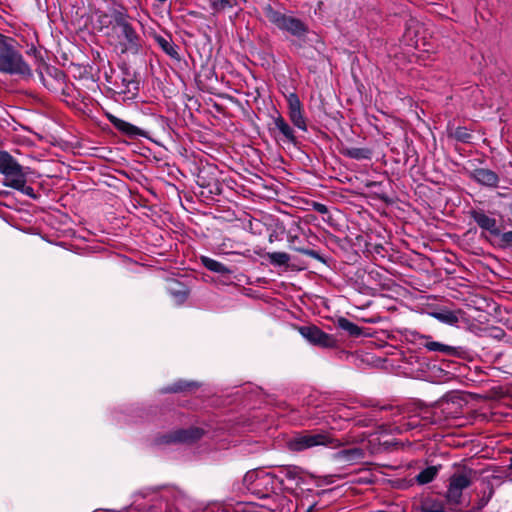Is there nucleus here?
Segmentation results:
<instances>
[{"instance_id":"nucleus-32","label":"nucleus","mask_w":512,"mask_h":512,"mask_svg":"<svg viewBox=\"0 0 512 512\" xmlns=\"http://www.w3.org/2000/svg\"><path fill=\"white\" fill-rule=\"evenodd\" d=\"M186 386H184L182 383L176 384L175 387L171 389V391L177 392L185 389Z\"/></svg>"},{"instance_id":"nucleus-14","label":"nucleus","mask_w":512,"mask_h":512,"mask_svg":"<svg viewBox=\"0 0 512 512\" xmlns=\"http://www.w3.org/2000/svg\"><path fill=\"white\" fill-rule=\"evenodd\" d=\"M474 178L477 182L486 186H496L498 183V176L488 169L475 170Z\"/></svg>"},{"instance_id":"nucleus-19","label":"nucleus","mask_w":512,"mask_h":512,"mask_svg":"<svg viewBox=\"0 0 512 512\" xmlns=\"http://www.w3.org/2000/svg\"><path fill=\"white\" fill-rule=\"evenodd\" d=\"M437 473L438 468L436 466L427 467L416 476V481L421 485L427 484L435 478Z\"/></svg>"},{"instance_id":"nucleus-11","label":"nucleus","mask_w":512,"mask_h":512,"mask_svg":"<svg viewBox=\"0 0 512 512\" xmlns=\"http://www.w3.org/2000/svg\"><path fill=\"white\" fill-rule=\"evenodd\" d=\"M280 485H283L285 489L293 492L297 487L303 483L302 476L296 468H287L284 471V476L279 479Z\"/></svg>"},{"instance_id":"nucleus-10","label":"nucleus","mask_w":512,"mask_h":512,"mask_svg":"<svg viewBox=\"0 0 512 512\" xmlns=\"http://www.w3.org/2000/svg\"><path fill=\"white\" fill-rule=\"evenodd\" d=\"M267 502L263 505L264 508L270 512H288L289 500L281 495L274 492L269 498H266Z\"/></svg>"},{"instance_id":"nucleus-16","label":"nucleus","mask_w":512,"mask_h":512,"mask_svg":"<svg viewBox=\"0 0 512 512\" xmlns=\"http://www.w3.org/2000/svg\"><path fill=\"white\" fill-rule=\"evenodd\" d=\"M432 316L437 319L439 322L448 324V325H456L459 321L458 315L451 310H440L437 312H433Z\"/></svg>"},{"instance_id":"nucleus-26","label":"nucleus","mask_w":512,"mask_h":512,"mask_svg":"<svg viewBox=\"0 0 512 512\" xmlns=\"http://www.w3.org/2000/svg\"><path fill=\"white\" fill-rule=\"evenodd\" d=\"M422 511L423 512H442L443 506L441 503L434 502L431 500H425L422 503Z\"/></svg>"},{"instance_id":"nucleus-17","label":"nucleus","mask_w":512,"mask_h":512,"mask_svg":"<svg viewBox=\"0 0 512 512\" xmlns=\"http://www.w3.org/2000/svg\"><path fill=\"white\" fill-rule=\"evenodd\" d=\"M364 456V452L360 448H352V449H346L342 450L338 453V458L342 461L354 463L358 460L362 459Z\"/></svg>"},{"instance_id":"nucleus-13","label":"nucleus","mask_w":512,"mask_h":512,"mask_svg":"<svg viewBox=\"0 0 512 512\" xmlns=\"http://www.w3.org/2000/svg\"><path fill=\"white\" fill-rule=\"evenodd\" d=\"M108 119L118 130L129 136L142 135V130L129 122H126L114 115H108Z\"/></svg>"},{"instance_id":"nucleus-20","label":"nucleus","mask_w":512,"mask_h":512,"mask_svg":"<svg viewBox=\"0 0 512 512\" xmlns=\"http://www.w3.org/2000/svg\"><path fill=\"white\" fill-rule=\"evenodd\" d=\"M425 347L429 351L441 352V353L447 354V355H452L456 352V349L454 347L446 345V344H442V343L436 342V341L427 342L425 344Z\"/></svg>"},{"instance_id":"nucleus-21","label":"nucleus","mask_w":512,"mask_h":512,"mask_svg":"<svg viewBox=\"0 0 512 512\" xmlns=\"http://www.w3.org/2000/svg\"><path fill=\"white\" fill-rule=\"evenodd\" d=\"M156 41L157 43L159 44V46L171 57L173 58H177L178 57V53H177V50H176V47L175 45L169 41L168 39L162 37V36H157L156 37Z\"/></svg>"},{"instance_id":"nucleus-12","label":"nucleus","mask_w":512,"mask_h":512,"mask_svg":"<svg viewBox=\"0 0 512 512\" xmlns=\"http://www.w3.org/2000/svg\"><path fill=\"white\" fill-rule=\"evenodd\" d=\"M472 217L478 226L482 229L487 230L494 235L499 234V229L497 228L496 220L494 218L489 217L481 211L472 212Z\"/></svg>"},{"instance_id":"nucleus-33","label":"nucleus","mask_w":512,"mask_h":512,"mask_svg":"<svg viewBox=\"0 0 512 512\" xmlns=\"http://www.w3.org/2000/svg\"><path fill=\"white\" fill-rule=\"evenodd\" d=\"M317 210H318L319 212H324V211H325V207H324V205L319 204V205H318Z\"/></svg>"},{"instance_id":"nucleus-8","label":"nucleus","mask_w":512,"mask_h":512,"mask_svg":"<svg viewBox=\"0 0 512 512\" xmlns=\"http://www.w3.org/2000/svg\"><path fill=\"white\" fill-rule=\"evenodd\" d=\"M299 333L308 342L322 347H330L334 341L330 335L323 332L316 326H302L298 328Z\"/></svg>"},{"instance_id":"nucleus-24","label":"nucleus","mask_w":512,"mask_h":512,"mask_svg":"<svg viewBox=\"0 0 512 512\" xmlns=\"http://www.w3.org/2000/svg\"><path fill=\"white\" fill-rule=\"evenodd\" d=\"M347 155L353 159L361 160L370 158L371 152L366 148H349L346 151Z\"/></svg>"},{"instance_id":"nucleus-27","label":"nucleus","mask_w":512,"mask_h":512,"mask_svg":"<svg viewBox=\"0 0 512 512\" xmlns=\"http://www.w3.org/2000/svg\"><path fill=\"white\" fill-rule=\"evenodd\" d=\"M289 112L302 109V104L299 97L295 93H290L286 97Z\"/></svg>"},{"instance_id":"nucleus-3","label":"nucleus","mask_w":512,"mask_h":512,"mask_svg":"<svg viewBox=\"0 0 512 512\" xmlns=\"http://www.w3.org/2000/svg\"><path fill=\"white\" fill-rule=\"evenodd\" d=\"M243 486L258 498H269L279 488L280 481L273 474L251 470L244 475Z\"/></svg>"},{"instance_id":"nucleus-4","label":"nucleus","mask_w":512,"mask_h":512,"mask_svg":"<svg viewBox=\"0 0 512 512\" xmlns=\"http://www.w3.org/2000/svg\"><path fill=\"white\" fill-rule=\"evenodd\" d=\"M115 31L120 44L123 46V52L132 51L136 53L139 50L138 34L128 22L126 14L118 13L115 16Z\"/></svg>"},{"instance_id":"nucleus-7","label":"nucleus","mask_w":512,"mask_h":512,"mask_svg":"<svg viewBox=\"0 0 512 512\" xmlns=\"http://www.w3.org/2000/svg\"><path fill=\"white\" fill-rule=\"evenodd\" d=\"M269 19L276 24L278 28L287 31L296 37H302L307 31L305 25L300 20L277 12H270Z\"/></svg>"},{"instance_id":"nucleus-6","label":"nucleus","mask_w":512,"mask_h":512,"mask_svg":"<svg viewBox=\"0 0 512 512\" xmlns=\"http://www.w3.org/2000/svg\"><path fill=\"white\" fill-rule=\"evenodd\" d=\"M475 477V473L471 469H461L455 472L451 478L447 490V499L452 503L460 501L462 491L470 486Z\"/></svg>"},{"instance_id":"nucleus-9","label":"nucleus","mask_w":512,"mask_h":512,"mask_svg":"<svg viewBox=\"0 0 512 512\" xmlns=\"http://www.w3.org/2000/svg\"><path fill=\"white\" fill-rule=\"evenodd\" d=\"M203 431L199 428L180 430L168 436L166 442L192 443L201 438Z\"/></svg>"},{"instance_id":"nucleus-23","label":"nucleus","mask_w":512,"mask_h":512,"mask_svg":"<svg viewBox=\"0 0 512 512\" xmlns=\"http://www.w3.org/2000/svg\"><path fill=\"white\" fill-rule=\"evenodd\" d=\"M338 324L340 328L347 331L350 335L358 336L361 334V329L346 318H340Z\"/></svg>"},{"instance_id":"nucleus-22","label":"nucleus","mask_w":512,"mask_h":512,"mask_svg":"<svg viewBox=\"0 0 512 512\" xmlns=\"http://www.w3.org/2000/svg\"><path fill=\"white\" fill-rule=\"evenodd\" d=\"M289 117L292 123L302 131L307 130L306 120L304 118L302 109L289 112Z\"/></svg>"},{"instance_id":"nucleus-34","label":"nucleus","mask_w":512,"mask_h":512,"mask_svg":"<svg viewBox=\"0 0 512 512\" xmlns=\"http://www.w3.org/2000/svg\"><path fill=\"white\" fill-rule=\"evenodd\" d=\"M509 469L512 470V458L510 459Z\"/></svg>"},{"instance_id":"nucleus-25","label":"nucleus","mask_w":512,"mask_h":512,"mask_svg":"<svg viewBox=\"0 0 512 512\" xmlns=\"http://www.w3.org/2000/svg\"><path fill=\"white\" fill-rule=\"evenodd\" d=\"M268 258L272 264L276 265H286L290 257L285 252H272L268 254Z\"/></svg>"},{"instance_id":"nucleus-2","label":"nucleus","mask_w":512,"mask_h":512,"mask_svg":"<svg viewBox=\"0 0 512 512\" xmlns=\"http://www.w3.org/2000/svg\"><path fill=\"white\" fill-rule=\"evenodd\" d=\"M0 173L4 176L3 184L22 194L36 198L34 189L26 185V174L22 166L7 151H0Z\"/></svg>"},{"instance_id":"nucleus-18","label":"nucleus","mask_w":512,"mask_h":512,"mask_svg":"<svg viewBox=\"0 0 512 512\" xmlns=\"http://www.w3.org/2000/svg\"><path fill=\"white\" fill-rule=\"evenodd\" d=\"M201 262L208 270L212 272L220 274H225L229 272V269L224 264L210 257L202 256Z\"/></svg>"},{"instance_id":"nucleus-5","label":"nucleus","mask_w":512,"mask_h":512,"mask_svg":"<svg viewBox=\"0 0 512 512\" xmlns=\"http://www.w3.org/2000/svg\"><path fill=\"white\" fill-rule=\"evenodd\" d=\"M333 439L324 432L296 434L287 441V447L290 451L299 452L317 446H327L332 444Z\"/></svg>"},{"instance_id":"nucleus-31","label":"nucleus","mask_w":512,"mask_h":512,"mask_svg":"<svg viewBox=\"0 0 512 512\" xmlns=\"http://www.w3.org/2000/svg\"><path fill=\"white\" fill-rule=\"evenodd\" d=\"M298 251L304 255H307V256H310L312 258H315V259H319L320 256L318 255V253L314 250H309V249H298Z\"/></svg>"},{"instance_id":"nucleus-29","label":"nucleus","mask_w":512,"mask_h":512,"mask_svg":"<svg viewBox=\"0 0 512 512\" xmlns=\"http://www.w3.org/2000/svg\"><path fill=\"white\" fill-rule=\"evenodd\" d=\"M212 7L217 10H224L232 6L231 0H210Z\"/></svg>"},{"instance_id":"nucleus-15","label":"nucleus","mask_w":512,"mask_h":512,"mask_svg":"<svg viewBox=\"0 0 512 512\" xmlns=\"http://www.w3.org/2000/svg\"><path fill=\"white\" fill-rule=\"evenodd\" d=\"M274 125H275L276 129H278V131L282 134V136L284 137V139L287 142L292 143V144H294L296 142V137H295L293 129L289 126V124L284 120L283 117H281V116L276 117L274 119Z\"/></svg>"},{"instance_id":"nucleus-30","label":"nucleus","mask_w":512,"mask_h":512,"mask_svg":"<svg viewBox=\"0 0 512 512\" xmlns=\"http://www.w3.org/2000/svg\"><path fill=\"white\" fill-rule=\"evenodd\" d=\"M171 294L175 297V300L177 302H182L187 296L186 290L183 288L181 290H174L173 288H170Z\"/></svg>"},{"instance_id":"nucleus-28","label":"nucleus","mask_w":512,"mask_h":512,"mask_svg":"<svg viewBox=\"0 0 512 512\" xmlns=\"http://www.w3.org/2000/svg\"><path fill=\"white\" fill-rule=\"evenodd\" d=\"M451 135L459 140V141H462V142H468L471 138L468 130L464 127H457L452 133Z\"/></svg>"},{"instance_id":"nucleus-1","label":"nucleus","mask_w":512,"mask_h":512,"mask_svg":"<svg viewBox=\"0 0 512 512\" xmlns=\"http://www.w3.org/2000/svg\"><path fill=\"white\" fill-rule=\"evenodd\" d=\"M0 72L22 77L32 75L30 66L15 48L14 40L2 34H0Z\"/></svg>"}]
</instances>
